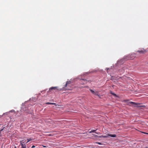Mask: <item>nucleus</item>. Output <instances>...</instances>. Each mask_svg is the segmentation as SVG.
<instances>
[{"instance_id": "f257e3e1", "label": "nucleus", "mask_w": 148, "mask_h": 148, "mask_svg": "<svg viewBox=\"0 0 148 148\" xmlns=\"http://www.w3.org/2000/svg\"><path fill=\"white\" fill-rule=\"evenodd\" d=\"M62 90H70L71 89V84L70 81H67L64 87L62 88Z\"/></svg>"}, {"instance_id": "f03ea898", "label": "nucleus", "mask_w": 148, "mask_h": 148, "mask_svg": "<svg viewBox=\"0 0 148 148\" xmlns=\"http://www.w3.org/2000/svg\"><path fill=\"white\" fill-rule=\"evenodd\" d=\"M132 104H134V106L136 107H140V104L139 103H136L132 101L129 102L128 104V105L130 106H132Z\"/></svg>"}, {"instance_id": "7ed1b4c3", "label": "nucleus", "mask_w": 148, "mask_h": 148, "mask_svg": "<svg viewBox=\"0 0 148 148\" xmlns=\"http://www.w3.org/2000/svg\"><path fill=\"white\" fill-rule=\"evenodd\" d=\"M135 53H132L131 55H129L126 56V59L132 60L135 58Z\"/></svg>"}, {"instance_id": "20e7f679", "label": "nucleus", "mask_w": 148, "mask_h": 148, "mask_svg": "<svg viewBox=\"0 0 148 148\" xmlns=\"http://www.w3.org/2000/svg\"><path fill=\"white\" fill-rule=\"evenodd\" d=\"M25 142V140H23L20 141V144L22 148H26V146L25 144H24Z\"/></svg>"}, {"instance_id": "39448f33", "label": "nucleus", "mask_w": 148, "mask_h": 148, "mask_svg": "<svg viewBox=\"0 0 148 148\" xmlns=\"http://www.w3.org/2000/svg\"><path fill=\"white\" fill-rule=\"evenodd\" d=\"M58 87H51V88H50L49 89V90H52L53 89L54 90H57L58 91H61L62 90V88H60V89H58Z\"/></svg>"}, {"instance_id": "423d86ee", "label": "nucleus", "mask_w": 148, "mask_h": 148, "mask_svg": "<svg viewBox=\"0 0 148 148\" xmlns=\"http://www.w3.org/2000/svg\"><path fill=\"white\" fill-rule=\"evenodd\" d=\"M137 52H138L140 53H145L147 52L146 50L143 48L141 49L140 50H138L136 51Z\"/></svg>"}, {"instance_id": "0eeeda50", "label": "nucleus", "mask_w": 148, "mask_h": 148, "mask_svg": "<svg viewBox=\"0 0 148 148\" xmlns=\"http://www.w3.org/2000/svg\"><path fill=\"white\" fill-rule=\"evenodd\" d=\"M90 90L91 91V92H92V94H94V95H98L97 94L98 93L97 92H95L94 91H93V90H92L91 89H90Z\"/></svg>"}, {"instance_id": "6e6552de", "label": "nucleus", "mask_w": 148, "mask_h": 148, "mask_svg": "<svg viewBox=\"0 0 148 148\" xmlns=\"http://www.w3.org/2000/svg\"><path fill=\"white\" fill-rule=\"evenodd\" d=\"M107 138L109 137L108 134L107 135H106V136H98V138Z\"/></svg>"}, {"instance_id": "1a4fd4ad", "label": "nucleus", "mask_w": 148, "mask_h": 148, "mask_svg": "<svg viewBox=\"0 0 148 148\" xmlns=\"http://www.w3.org/2000/svg\"><path fill=\"white\" fill-rule=\"evenodd\" d=\"M109 137H116V134H108Z\"/></svg>"}, {"instance_id": "9d476101", "label": "nucleus", "mask_w": 148, "mask_h": 148, "mask_svg": "<svg viewBox=\"0 0 148 148\" xmlns=\"http://www.w3.org/2000/svg\"><path fill=\"white\" fill-rule=\"evenodd\" d=\"M47 104H50L52 105H56V103H49V102H47L46 103Z\"/></svg>"}, {"instance_id": "9b49d317", "label": "nucleus", "mask_w": 148, "mask_h": 148, "mask_svg": "<svg viewBox=\"0 0 148 148\" xmlns=\"http://www.w3.org/2000/svg\"><path fill=\"white\" fill-rule=\"evenodd\" d=\"M96 130H92L91 131H90L89 132L90 133H96Z\"/></svg>"}, {"instance_id": "f8f14e48", "label": "nucleus", "mask_w": 148, "mask_h": 148, "mask_svg": "<svg viewBox=\"0 0 148 148\" xmlns=\"http://www.w3.org/2000/svg\"><path fill=\"white\" fill-rule=\"evenodd\" d=\"M111 94H112V95H114V96L115 97L117 96V95L114 93L111 92Z\"/></svg>"}, {"instance_id": "ddd939ff", "label": "nucleus", "mask_w": 148, "mask_h": 148, "mask_svg": "<svg viewBox=\"0 0 148 148\" xmlns=\"http://www.w3.org/2000/svg\"><path fill=\"white\" fill-rule=\"evenodd\" d=\"M32 140V139H31V138L27 139V141L26 142V143H27L29 142V141L31 140Z\"/></svg>"}, {"instance_id": "4468645a", "label": "nucleus", "mask_w": 148, "mask_h": 148, "mask_svg": "<svg viewBox=\"0 0 148 148\" xmlns=\"http://www.w3.org/2000/svg\"><path fill=\"white\" fill-rule=\"evenodd\" d=\"M92 135L94 136L95 137H98V136H99L97 135H95V134H92Z\"/></svg>"}, {"instance_id": "2eb2a0df", "label": "nucleus", "mask_w": 148, "mask_h": 148, "mask_svg": "<svg viewBox=\"0 0 148 148\" xmlns=\"http://www.w3.org/2000/svg\"><path fill=\"white\" fill-rule=\"evenodd\" d=\"M96 143L97 144H99V145H102V143H99V142H96Z\"/></svg>"}, {"instance_id": "dca6fc26", "label": "nucleus", "mask_w": 148, "mask_h": 148, "mask_svg": "<svg viewBox=\"0 0 148 148\" xmlns=\"http://www.w3.org/2000/svg\"><path fill=\"white\" fill-rule=\"evenodd\" d=\"M4 128H5V127H4L3 129L0 130V132H1L3 130V129H4Z\"/></svg>"}, {"instance_id": "f3484780", "label": "nucleus", "mask_w": 148, "mask_h": 148, "mask_svg": "<svg viewBox=\"0 0 148 148\" xmlns=\"http://www.w3.org/2000/svg\"><path fill=\"white\" fill-rule=\"evenodd\" d=\"M35 146L34 145H33L32 147V148H34L35 147Z\"/></svg>"}, {"instance_id": "a211bd4d", "label": "nucleus", "mask_w": 148, "mask_h": 148, "mask_svg": "<svg viewBox=\"0 0 148 148\" xmlns=\"http://www.w3.org/2000/svg\"><path fill=\"white\" fill-rule=\"evenodd\" d=\"M95 133L97 134H100V133L99 132H96Z\"/></svg>"}, {"instance_id": "6ab92c4d", "label": "nucleus", "mask_w": 148, "mask_h": 148, "mask_svg": "<svg viewBox=\"0 0 148 148\" xmlns=\"http://www.w3.org/2000/svg\"><path fill=\"white\" fill-rule=\"evenodd\" d=\"M122 73H123V72L124 71V70H123L122 69Z\"/></svg>"}, {"instance_id": "aec40b11", "label": "nucleus", "mask_w": 148, "mask_h": 148, "mask_svg": "<svg viewBox=\"0 0 148 148\" xmlns=\"http://www.w3.org/2000/svg\"><path fill=\"white\" fill-rule=\"evenodd\" d=\"M143 133H144V134H148V133H145V132H143Z\"/></svg>"}, {"instance_id": "412c9836", "label": "nucleus", "mask_w": 148, "mask_h": 148, "mask_svg": "<svg viewBox=\"0 0 148 148\" xmlns=\"http://www.w3.org/2000/svg\"><path fill=\"white\" fill-rule=\"evenodd\" d=\"M42 146H43V147H46V146H45L42 145Z\"/></svg>"}, {"instance_id": "4be33fe9", "label": "nucleus", "mask_w": 148, "mask_h": 148, "mask_svg": "<svg viewBox=\"0 0 148 148\" xmlns=\"http://www.w3.org/2000/svg\"><path fill=\"white\" fill-rule=\"evenodd\" d=\"M83 80H84V81L86 82V80H84V79H82Z\"/></svg>"}, {"instance_id": "5701e85b", "label": "nucleus", "mask_w": 148, "mask_h": 148, "mask_svg": "<svg viewBox=\"0 0 148 148\" xmlns=\"http://www.w3.org/2000/svg\"><path fill=\"white\" fill-rule=\"evenodd\" d=\"M15 148H16V147H15Z\"/></svg>"}]
</instances>
